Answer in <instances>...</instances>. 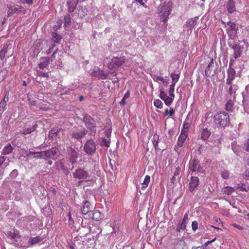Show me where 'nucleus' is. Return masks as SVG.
I'll return each instance as SVG.
<instances>
[{
    "instance_id": "nucleus-40",
    "label": "nucleus",
    "mask_w": 249,
    "mask_h": 249,
    "mask_svg": "<svg viewBox=\"0 0 249 249\" xmlns=\"http://www.w3.org/2000/svg\"><path fill=\"white\" fill-rule=\"evenodd\" d=\"M64 25L65 27H68L71 24V18L69 14H67L64 16Z\"/></svg>"
},
{
    "instance_id": "nucleus-54",
    "label": "nucleus",
    "mask_w": 249,
    "mask_h": 249,
    "mask_svg": "<svg viewBox=\"0 0 249 249\" xmlns=\"http://www.w3.org/2000/svg\"><path fill=\"white\" fill-rule=\"evenodd\" d=\"M153 79L154 80V81H160L162 82L163 83H164L165 82V80L163 77L157 75H154L153 77Z\"/></svg>"
},
{
    "instance_id": "nucleus-9",
    "label": "nucleus",
    "mask_w": 249,
    "mask_h": 249,
    "mask_svg": "<svg viewBox=\"0 0 249 249\" xmlns=\"http://www.w3.org/2000/svg\"><path fill=\"white\" fill-rule=\"evenodd\" d=\"M227 24L229 26V27L226 30L229 39L234 40L237 36V31L238 30V27L236 26L234 22L231 21H228Z\"/></svg>"
},
{
    "instance_id": "nucleus-26",
    "label": "nucleus",
    "mask_w": 249,
    "mask_h": 249,
    "mask_svg": "<svg viewBox=\"0 0 249 249\" xmlns=\"http://www.w3.org/2000/svg\"><path fill=\"white\" fill-rule=\"evenodd\" d=\"M183 131L184 130L181 131L179 137L178 138L177 145L179 147H181L183 145L188 137V133H185Z\"/></svg>"
},
{
    "instance_id": "nucleus-5",
    "label": "nucleus",
    "mask_w": 249,
    "mask_h": 249,
    "mask_svg": "<svg viewBox=\"0 0 249 249\" xmlns=\"http://www.w3.org/2000/svg\"><path fill=\"white\" fill-rule=\"evenodd\" d=\"M219 71L217 63L216 62L214 64L213 59L212 58L205 70V75L208 77H210L217 74Z\"/></svg>"
},
{
    "instance_id": "nucleus-64",
    "label": "nucleus",
    "mask_w": 249,
    "mask_h": 249,
    "mask_svg": "<svg viewBox=\"0 0 249 249\" xmlns=\"http://www.w3.org/2000/svg\"><path fill=\"white\" fill-rule=\"evenodd\" d=\"M244 178L246 180L249 179V171L246 170L244 174Z\"/></svg>"
},
{
    "instance_id": "nucleus-56",
    "label": "nucleus",
    "mask_w": 249,
    "mask_h": 249,
    "mask_svg": "<svg viewBox=\"0 0 249 249\" xmlns=\"http://www.w3.org/2000/svg\"><path fill=\"white\" fill-rule=\"evenodd\" d=\"M159 96L160 98V99H161L163 101L168 97V96L164 92V91H163L161 89L160 90V96Z\"/></svg>"
},
{
    "instance_id": "nucleus-1",
    "label": "nucleus",
    "mask_w": 249,
    "mask_h": 249,
    "mask_svg": "<svg viewBox=\"0 0 249 249\" xmlns=\"http://www.w3.org/2000/svg\"><path fill=\"white\" fill-rule=\"evenodd\" d=\"M213 121L217 127H225L230 123V116L225 111L217 112L213 116Z\"/></svg>"
},
{
    "instance_id": "nucleus-20",
    "label": "nucleus",
    "mask_w": 249,
    "mask_h": 249,
    "mask_svg": "<svg viewBox=\"0 0 249 249\" xmlns=\"http://www.w3.org/2000/svg\"><path fill=\"white\" fill-rule=\"evenodd\" d=\"M92 208L93 206L88 201H86L83 204V208L81 212H82V214L86 215L88 214V215H89L90 212L93 211H92Z\"/></svg>"
},
{
    "instance_id": "nucleus-38",
    "label": "nucleus",
    "mask_w": 249,
    "mask_h": 249,
    "mask_svg": "<svg viewBox=\"0 0 249 249\" xmlns=\"http://www.w3.org/2000/svg\"><path fill=\"white\" fill-rule=\"evenodd\" d=\"M222 192L223 194L227 195H231L233 192L235 191V189L230 186L224 187L222 189Z\"/></svg>"
},
{
    "instance_id": "nucleus-19",
    "label": "nucleus",
    "mask_w": 249,
    "mask_h": 249,
    "mask_svg": "<svg viewBox=\"0 0 249 249\" xmlns=\"http://www.w3.org/2000/svg\"><path fill=\"white\" fill-rule=\"evenodd\" d=\"M199 179L196 177H192L190 180L189 190L190 192H193L199 185Z\"/></svg>"
},
{
    "instance_id": "nucleus-10",
    "label": "nucleus",
    "mask_w": 249,
    "mask_h": 249,
    "mask_svg": "<svg viewBox=\"0 0 249 249\" xmlns=\"http://www.w3.org/2000/svg\"><path fill=\"white\" fill-rule=\"evenodd\" d=\"M68 159L72 165L76 163L78 159V153L71 146L67 147Z\"/></svg>"
},
{
    "instance_id": "nucleus-41",
    "label": "nucleus",
    "mask_w": 249,
    "mask_h": 249,
    "mask_svg": "<svg viewBox=\"0 0 249 249\" xmlns=\"http://www.w3.org/2000/svg\"><path fill=\"white\" fill-rule=\"evenodd\" d=\"M8 73V71L6 68L2 69L0 71V80H3L7 76Z\"/></svg>"
},
{
    "instance_id": "nucleus-57",
    "label": "nucleus",
    "mask_w": 249,
    "mask_h": 249,
    "mask_svg": "<svg viewBox=\"0 0 249 249\" xmlns=\"http://www.w3.org/2000/svg\"><path fill=\"white\" fill-rule=\"evenodd\" d=\"M6 105L0 102V117H1V115L5 110Z\"/></svg>"
},
{
    "instance_id": "nucleus-8",
    "label": "nucleus",
    "mask_w": 249,
    "mask_h": 249,
    "mask_svg": "<svg viewBox=\"0 0 249 249\" xmlns=\"http://www.w3.org/2000/svg\"><path fill=\"white\" fill-rule=\"evenodd\" d=\"M42 152V158L44 160L51 159L55 160L57 159L59 155L58 148L54 147L49 150L43 151Z\"/></svg>"
},
{
    "instance_id": "nucleus-23",
    "label": "nucleus",
    "mask_w": 249,
    "mask_h": 249,
    "mask_svg": "<svg viewBox=\"0 0 249 249\" xmlns=\"http://www.w3.org/2000/svg\"><path fill=\"white\" fill-rule=\"evenodd\" d=\"M188 220V216L187 213L184 215L183 220L181 223L177 227L176 231L177 232H180L181 230L184 231L186 228V225Z\"/></svg>"
},
{
    "instance_id": "nucleus-25",
    "label": "nucleus",
    "mask_w": 249,
    "mask_h": 249,
    "mask_svg": "<svg viewBox=\"0 0 249 249\" xmlns=\"http://www.w3.org/2000/svg\"><path fill=\"white\" fill-rule=\"evenodd\" d=\"M43 240V238L40 236H37L35 237H30L27 242L28 246L27 247L33 246L39 244Z\"/></svg>"
},
{
    "instance_id": "nucleus-55",
    "label": "nucleus",
    "mask_w": 249,
    "mask_h": 249,
    "mask_svg": "<svg viewBox=\"0 0 249 249\" xmlns=\"http://www.w3.org/2000/svg\"><path fill=\"white\" fill-rule=\"evenodd\" d=\"M189 127H190L189 124L184 123L183 124V126L182 128L181 131L184 130V132H185V133H188V131Z\"/></svg>"
},
{
    "instance_id": "nucleus-27",
    "label": "nucleus",
    "mask_w": 249,
    "mask_h": 249,
    "mask_svg": "<svg viewBox=\"0 0 249 249\" xmlns=\"http://www.w3.org/2000/svg\"><path fill=\"white\" fill-rule=\"evenodd\" d=\"M26 157H29L30 158H34L36 159H41L42 158V152H34L30 151L28 152L26 156Z\"/></svg>"
},
{
    "instance_id": "nucleus-52",
    "label": "nucleus",
    "mask_w": 249,
    "mask_h": 249,
    "mask_svg": "<svg viewBox=\"0 0 249 249\" xmlns=\"http://www.w3.org/2000/svg\"><path fill=\"white\" fill-rule=\"evenodd\" d=\"M221 143V139L218 137L214 140H213V143L215 146L218 147L220 145Z\"/></svg>"
},
{
    "instance_id": "nucleus-4",
    "label": "nucleus",
    "mask_w": 249,
    "mask_h": 249,
    "mask_svg": "<svg viewBox=\"0 0 249 249\" xmlns=\"http://www.w3.org/2000/svg\"><path fill=\"white\" fill-rule=\"evenodd\" d=\"M173 3L171 1L164 2L161 6L160 13V17L161 21L164 23L167 21L168 17L172 10Z\"/></svg>"
},
{
    "instance_id": "nucleus-50",
    "label": "nucleus",
    "mask_w": 249,
    "mask_h": 249,
    "mask_svg": "<svg viewBox=\"0 0 249 249\" xmlns=\"http://www.w3.org/2000/svg\"><path fill=\"white\" fill-rule=\"evenodd\" d=\"M174 87H175V85H174V84H171L170 85V88H169V94L170 96L173 97H175L174 94Z\"/></svg>"
},
{
    "instance_id": "nucleus-34",
    "label": "nucleus",
    "mask_w": 249,
    "mask_h": 249,
    "mask_svg": "<svg viewBox=\"0 0 249 249\" xmlns=\"http://www.w3.org/2000/svg\"><path fill=\"white\" fill-rule=\"evenodd\" d=\"M50 61V58L49 57H46L41 58L40 59V62L39 64V67L40 69H43L46 68Z\"/></svg>"
},
{
    "instance_id": "nucleus-13",
    "label": "nucleus",
    "mask_w": 249,
    "mask_h": 249,
    "mask_svg": "<svg viewBox=\"0 0 249 249\" xmlns=\"http://www.w3.org/2000/svg\"><path fill=\"white\" fill-rule=\"evenodd\" d=\"M73 177L76 179H87L89 177V173L83 169L79 168L73 173Z\"/></svg>"
},
{
    "instance_id": "nucleus-16",
    "label": "nucleus",
    "mask_w": 249,
    "mask_h": 249,
    "mask_svg": "<svg viewBox=\"0 0 249 249\" xmlns=\"http://www.w3.org/2000/svg\"><path fill=\"white\" fill-rule=\"evenodd\" d=\"M229 46L234 51L233 56L235 59H237L241 56L243 52V48L241 46L237 43L231 45L230 43H229Z\"/></svg>"
},
{
    "instance_id": "nucleus-30",
    "label": "nucleus",
    "mask_w": 249,
    "mask_h": 249,
    "mask_svg": "<svg viewBox=\"0 0 249 249\" xmlns=\"http://www.w3.org/2000/svg\"><path fill=\"white\" fill-rule=\"evenodd\" d=\"M226 8L229 13H232L236 10L235 2L233 0H229L226 4Z\"/></svg>"
},
{
    "instance_id": "nucleus-39",
    "label": "nucleus",
    "mask_w": 249,
    "mask_h": 249,
    "mask_svg": "<svg viewBox=\"0 0 249 249\" xmlns=\"http://www.w3.org/2000/svg\"><path fill=\"white\" fill-rule=\"evenodd\" d=\"M52 36L53 40L54 43H59V41L62 39V36L55 32H53L52 33Z\"/></svg>"
},
{
    "instance_id": "nucleus-63",
    "label": "nucleus",
    "mask_w": 249,
    "mask_h": 249,
    "mask_svg": "<svg viewBox=\"0 0 249 249\" xmlns=\"http://www.w3.org/2000/svg\"><path fill=\"white\" fill-rule=\"evenodd\" d=\"M61 169L65 175H68L70 173L69 169L64 165L61 166Z\"/></svg>"
},
{
    "instance_id": "nucleus-45",
    "label": "nucleus",
    "mask_w": 249,
    "mask_h": 249,
    "mask_svg": "<svg viewBox=\"0 0 249 249\" xmlns=\"http://www.w3.org/2000/svg\"><path fill=\"white\" fill-rule=\"evenodd\" d=\"M159 136L157 135H155L153 136V139L152 140V143L154 145V147L155 149H157L158 146V141L159 140Z\"/></svg>"
},
{
    "instance_id": "nucleus-17",
    "label": "nucleus",
    "mask_w": 249,
    "mask_h": 249,
    "mask_svg": "<svg viewBox=\"0 0 249 249\" xmlns=\"http://www.w3.org/2000/svg\"><path fill=\"white\" fill-rule=\"evenodd\" d=\"M233 61L232 59L230 60L229 63V67L228 70V78L226 80V82H231L235 78V71L233 68H231Z\"/></svg>"
},
{
    "instance_id": "nucleus-7",
    "label": "nucleus",
    "mask_w": 249,
    "mask_h": 249,
    "mask_svg": "<svg viewBox=\"0 0 249 249\" xmlns=\"http://www.w3.org/2000/svg\"><path fill=\"white\" fill-rule=\"evenodd\" d=\"M96 150V144L94 140L90 139L84 144V151L88 155H93Z\"/></svg>"
},
{
    "instance_id": "nucleus-21",
    "label": "nucleus",
    "mask_w": 249,
    "mask_h": 249,
    "mask_svg": "<svg viewBox=\"0 0 249 249\" xmlns=\"http://www.w3.org/2000/svg\"><path fill=\"white\" fill-rule=\"evenodd\" d=\"M88 12L86 6L79 5L76 9V13L78 17L82 18L87 15Z\"/></svg>"
},
{
    "instance_id": "nucleus-46",
    "label": "nucleus",
    "mask_w": 249,
    "mask_h": 249,
    "mask_svg": "<svg viewBox=\"0 0 249 249\" xmlns=\"http://www.w3.org/2000/svg\"><path fill=\"white\" fill-rule=\"evenodd\" d=\"M154 106L158 108H162L163 104L162 102L159 99H155L154 101Z\"/></svg>"
},
{
    "instance_id": "nucleus-43",
    "label": "nucleus",
    "mask_w": 249,
    "mask_h": 249,
    "mask_svg": "<svg viewBox=\"0 0 249 249\" xmlns=\"http://www.w3.org/2000/svg\"><path fill=\"white\" fill-rule=\"evenodd\" d=\"M100 144L101 146H105L108 148L109 147L110 145V140L104 138H101Z\"/></svg>"
},
{
    "instance_id": "nucleus-11",
    "label": "nucleus",
    "mask_w": 249,
    "mask_h": 249,
    "mask_svg": "<svg viewBox=\"0 0 249 249\" xmlns=\"http://www.w3.org/2000/svg\"><path fill=\"white\" fill-rule=\"evenodd\" d=\"M88 133V130L85 128L83 129H77L73 130L71 134V138L79 140L85 138Z\"/></svg>"
},
{
    "instance_id": "nucleus-53",
    "label": "nucleus",
    "mask_w": 249,
    "mask_h": 249,
    "mask_svg": "<svg viewBox=\"0 0 249 249\" xmlns=\"http://www.w3.org/2000/svg\"><path fill=\"white\" fill-rule=\"evenodd\" d=\"M9 92L8 91L5 92V96L2 99V100L0 102L2 103H3L4 104L6 105V103L9 100V97H8Z\"/></svg>"
},
{
    "instance_id": "nucleus-2",
    "label": "nucleus",
    "mask_w": 249,
    "mask_h": 249,
    "mask_svg": "<svg viewBox=\"0 0 249 249\" xmlns=\"http://www.w3.org/2000/svg\"><path fill=\"white\" fill-rule=\"evenodd\" d=\"M83 122L87 128V130H89V134L92 136H95L96 133L95 120L89 114L84 113Z\"/></svg>"
},
{
    "instance_id": "nucleus-62",
    "label": "nucleus",
    "mask_w": 249,
    "mask_h": 249,
    "mask_svg": "<svg viewBox=\"0 0 249 249\" xmlns=\"http://www.w3.org/2000/svg\"><path fill=\"white\" fill-rule=\"evenodd\" d=\"M28 102H29L31 106H36V100H33L31 98L28 97Z\"/></svg>"
},
{
    "instance_id": "nucleus-35",
    "label": "nucleus",
    "mask_w": 249,
    "mask_h": 249,
    "mask_svg": "<svg viewBox=\"0 0 249 249\" xmlns=\"http://www.w3.org/2000/svg\"><path fill=\"white\" fill-rule=\"evenodd\" d=\"M211 135V132L210 130L207 128H205L202 129L201 133V138L204 141H205L208 139L210 136Z\"/></svg>"
},
{
    "instance_id": "nucleus-22",
    "label": "nucleus",
    "mask_w": 249,
    "mask_h": 249,
    "mask_svg": "<svg viewBox=\"0 0 249 249\" xmlns=\"http://www.w3.org/2000/svg\"><path fill=\"white\" fill-rule=\"evenodd\" d=\"M89 217L95 221H99L103 218L104 215L98 210L93 211L90 212Z\"/></svg>"
},
{
    "instance_id": "nucleus-29",
    "label": "nucleus",
    "mask_w": 249,
    "mask_h": 249,
    "mask_svg": "<svg viewBox=\"0 0 249 249\" xmlns=\"http://www.w3.org/2000/svg\"><path fill=\"white\" fill-rule=\"evenodd\" d=\"M79 0H68L67 5L68 10L70 12H72L76 8Z\"/></svg>"
},
{
    "instance_id": "nucleus-32",
    "label": "nucleus",
    "mask_w": 249,
    "mask_h": 249,
    "mask_svg": "<svg viewBox=\"0 0 249 249\" xmlns=\"http://www.w3.org/2000/svg\"><path fill=\"white\" fill-rule=\"evenodd\" d=\"M243 102L244 104L249 101V84L246 86L245 91L242 92Z\"/></svg>"
},
{
    "instance_id": "nucleus-58",
    "label": "nucleus",
    "mask_w": 249,
    "mask_h": 249,
    "mask_svg": "<svg viewBox=\"0 0 249 249\" xmlns=\"http://www.w3.org/2000/svg\"><path fill=\"white\" fill-rule=\"evenodd\" d=\"M18 175V170L15 169V170H13L10 173V176L11 178H15L16 177H17V176Z\"/></svg>"
},
{
    "instance_id": "nucleus-31",
    "label": "nucleus",
    "mask_w": 249,
    "mask_h": 249,
    "mask_svg": "<svg viewBox=\"0 0 249 249\" xmlns=\"http://www.w3.org/2000/svg\"><path fill=\"white\" fill-rule=\"evenodd\" d=\"M12 49L11 45H4L2 49L0 52V58L1 60L3 59L5 56L6 54L8 52L9 50Z\"/></svg>"
},
{
    "instance_id": "nucleus-15",
    "label": "nucleus",
    "mask_w": 249,
    "mask_h": 249,
    "mask_svg": "<svg viewBox=\"0 0 249 249\" xmlns=\"http://www.w3.org/2000/svg\"><path fill=\"white\" fill-rule=\"evenodd\" d=\"M226 89L227 91L228 92L229 94L231 96V98L233 97V99H235V93L236 92V90L238 89V86L236 84H233L232 82H230L228 83V82H226Z\"/></svg>"
},
{
    "instance_id": "nucleus-47",
    "label": "nucleus",
    "mask_w": 249,
    "mask_h": 249,
    "mask_svg": "<svg viewBox=\"0 0 249 249\" xmlns=\"http://www.w3.org/2000/svg\"><path fill=\"white\" fill-rule=\"evenodd\" d=\"M174 97L168 96L164 100V102L166 105L170 106L172 104Z\"/></svg>"
},
{
    "instance_id": "nucleus-49",
    "label": "nucleus",
    "mask_w": 249,
    "mask_h": 249,
    "mask_svg": "<svg viewBox=\"0 0 249 249\" xmlns=\"http://www.w3.org/2000/svg\"><path fill=\"white\" fill-rule=\"evenodd\" d=\"M36 76L38 77H48L49 74L48 73H45L43 71H36Z\"/></svg>"
},
{
    "instance_id": "nucleus-6",
    "label": "nucleus",
    "mask_w": 249,
    "mask_h": 249,
    "mask_svg": "<svg viewBox=\"0 0 249 249\" xmlns=\"http://www.w3.org/2000/svg\"><path fill=\"white\" fill-rule=\"evenodd\" d=\"M126 58L125 56L113 57L111 61L107 63V66L110 70L118 68L122 66L125 62Z\"/></svg>"
},
{
    "instance_id": "nucleus-59",
    "label": "nucleus",
    "mask_w": 249,
    "mask_h": 249,
    "mask_svg": "<svg viewBox=\"0 0 249 249\" xmlns=\"http://www.w3.org/2000/svg\"><path fill=\"white\" fill-rule=\"evenodd\" d=\"M192 228L194 231H196L198 229V222L196 221H194L192 222Z\"/></svg>"
},
{
    "instance_id": "nucleus-51",
    "label": "nucleus",
    "mask_w": 249,
    "mask_h": 249,
    "mask_svg": "<svg viewBox=\"0 0 249 249\" xmlns=\"http://www.w3.org/2000/svg\"><path fill=\"white\" fill-rule=\"evenodd\" d=\"M175 113V111L173 109V108H170V110L169 111L168 109H165L164 112V115H169L170 116H172Z\"/></svg>"
},
{
    "instance_id": "nucleus-3",
    "label": "nucleus",
    "mask_w": 249,
    "mask_h": 249,
    "mask_svg": "<svg viewBox=\"0 0 249 249\" xmlns=\"http://www.w3.org/2000/svg\"><path fill=\"white\" fill-rule=\"evenodd\" d=\"M7 7L8 17L12 16L15 14L24 15L27 13L26 10L23 6L13 2L7 4Z\"/></svg>"
},
{
    "instance_id": "nucleus-33",
    "label": "nucleus",
    "mask_w": 249,
    "mask_h": 249,
    "mask_svg": "<svg viewBox=\"0 0 249 249\" xmlns=\"http://www.w3.org/2000/svg\"><path fill=\"white\" fill-rule=\"evenodd\" d=\"M37 124L34 123L31 126L27 127H25L23 129L22 134L24 135L29 134L33 132L37 127Z\"/></svg>"
},
{
    "instance_id": "nucleus-36",
    "label": "nucleus",
    "mask_w": 249,
    "mask_h": 249,
    "mask_svg": "<svg viewBox=\"0 0 249 249\" xmlns=\"http://www.w3.org/2000/svg\"><path fill=\"white\" fill-rule=\"evenodd\" d=\"M14 150L13 147L10 143H8L4 147L1 152L2 155H8L11 153Z\"/></svg>"
},
{
    "instance_id": "nucleus-28",
    "label": "nucleus",
    "mask_w": 249,
    "mask_h": 249,
    "mask_svg": "<svg viewBox=\"0 0 249 249\" xmlns=\"http://www.w3.org/2000/svg\"><path fill=\"white\" fill-rule=\"evenodd\" d=\"M197 19V18H191L189 19L186 22V24H185V26L186 28L189 30H192L193 28L195 26L196 24V21Z\"/></svg>"
},
{
    "instance_id": "nucleus-12",
    "label": "nucleus",
    "mask_w": 249,
    "mask_h": 249,
    "mask_svg": "<svg viewBox=\"0 0 249 249\" xmlns=\"http://www.w3.org/2000/svg\"><path fill=\"white\" fill-rule=\"evenodd\" d=\"M90 74L99 79H107L108 78V73H106L103 70L99 69L91 70Z\"/></svg>"
},
{
    "instance_id": "nucleus-24",
    "label": "nucleus",
    "mask_w": 249,
    "mask_h": 249,
    "mask_svg": "<svg viewBox=\"0 0 249 249\" xmlns=\"http://www.w3.org/2000/svg\"><path fill=\"white\" fill-rule=\"evenodd\" d=\"M199 165V161L197 159L194 158L190 160L189 168L192 172H195L196 171Z\"/></svg>"
},
{
    "instance_id": "nucleus-60",
    "label": "nucleus",
    "mask_w": 249,
    "mask_h": 249,
    "mask_svg": "<svg viewBox=\"0 0 249 249\" xmlns=\"http://www.w3.org/2000/svg\"><path fill=\"white\" fill-rule=\"evenodd\" d=\"M244 149L247 152H249V139L244 144Z\"/></svg>"
},
{
    "instance_id": "nucleus-37",
    "label": "nucleus",
    "mask_w": 249,
    "mask_h": 249,
    "mask_svg": "<svg viewBox=\"0 0 249 249\" xmlns=\"http://www.w3.org/2000/svg\"><path fill=\"white\" fill-rule=\"evenodd\" d=\"M233 106V100L229 99L225 104V109L228 111L232 112L234 109Z\"/></svg>"
},
{
    "instance_id": "nucleus-61",
    "label": "nucleus",
    "mask_w": 249,
    "mask_h": 249,
    "mask_svg": "<svg viewBox=\"0 0 249 249\" xmlns=\"http://www.w3.org/2000/svg\"><path fill=\"white\" fill-rule=\"evenodd\" d=\"M21 1L24 4L32 5L34 3V0H21Z\"/></svg>"
},
{
    "instance_id": "nucleus-14",
    "label": "nucleus",
    "mask_w": 249,
    "mask_h": 249,
    "mask_svg": "<svg viewBox=\"0 0 249 249\" xmlns=\"http://www.w3.org/2000/svg\"><path fill=\"white\" fill-rule=\"evenodd\" d=\"M19 231L16 230V231L14 230V231H8L6 234V236L10 238L11 239L14 240V244L16 247L21 246V244H19L17 242V239H20L21 238V236L18 234Z\"/></svg>"
},
{
    "instance_id": "nucleus-44",
    "label": "nucleus",
    "mask_w": 249,
    "mask_h": 249,
    "mask_svg": "<svg viewBox=\"0 0 249 249\" xmlns=\"http://www.w3.org/2000/svg\"><path fill=\"white\" fill-rule=\"evenodd\" d=\"M171 78L172 80V84H174V85H175L176 83L178 81L179 78V74H175V73H172L171 74Z\"/></svg>"
},
{
    "instance_id": "nucleus-48",
    "label": "nucleus",
    "mask_w": 249,
    "mask_h": 249,
    "mask_svg": "<svg viewBox=\"0 0 249 249\" xmlns=\"http://www.w3.org/2000/svg\"><path fill=\"white\" fill-rule=\"evenodd\" d=\"M221 176L223 178L227 179L229 178L230 173L227 170H224L221 172Z\"/></svg>"
},
{
    "instance_id": "nucleus-18",
    "label": "nucleus",
    "mask_w": 249,
    "mask_h": 249,
    "mask_svg": "<svg viewBox=\"0 0 249 249\" xmlns=\"http://www.w3.org/2000/svg\"><path fill=\"white\" fill-rule=\"evenodd\" d=\"M173 249H188V246L184 240L177 238L173 243Z\"/></svg>"
},
{
    "instance_id": "nucleus-42",
    "label": "nucleus",
    "mask_w": 249,
    "mask_h": 249,
    "mask_svg": "<svg viewBox=\"0 0 249 249\" xmlns=\"http://www.w3.org/2000/svg\"><path fill=\"white\" fill-rule=\"evenodd\" d=\"M150 180V177L146 175L145 177L143 182L142 183V189H145L148 186Z\"/></svg>"
}]
</instances>
